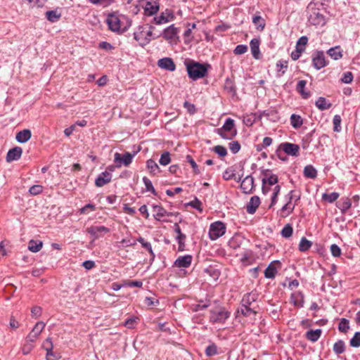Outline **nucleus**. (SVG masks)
Masks as SVG:
<instances>
[{
  "label": "nucleus",
  "instance_id": "f03ea898",
  "mask_svg": "<svg viewBox=\"0 0 360 360\" xmlns=\"http://www.w3.org/2000/svg\"><path fill=\"white\" fill-rule=\"evenodd\" d=\"M308 22L316 27H323L326 24V18L322 5L310 2L307 7Z\"/></svg>",
  "mask_w": 360,
  "mask_h": 360
},
{
  "label": "nucleus",
  "instance_id": "b1692460",
  "mask_svg": "<svg viewBox=\"0 0 360 360\" xmlns=\"http://www.w3.org/2000/svg\"><path fill=\"white\" fill-rule=\"evenodd\" d=\"M42 347L46 351L47 360H56V357L53 353V345L51 338H48L42 344Z\"/></svg>",
  "mask_w": 360,
  "mask_h": 360
},
{
  "label": "nucleus",
  "instance_id": "1a4fd4ad",
  "mask_svg": "<svg viewBox=\"0 0 360 360\" xmlns=\"http://www.w3.org/2000/svg\"><path fill=\"white\" fill-rule=\"evenodd\" d=\"M234 127V120L231 118H227L225 121V123L222 126L221 130L224 131L225 132H230V136L227 135L225 133H219V135L225 139H231L232 137L235 136L237 134L236 129H233Z\"/></svg>",
  "mask_w": 360,
  "mask_h": 360
},
{
  "label": "nucleus",
  "instance_id": "4d7b16f0",
  "mask_svg": "<svg viewBox=\"0 0 360 360\" xmlns=\"http://www.w3.org/2000/svg\"><path fill=\"white\" fill-rule=\"evenodd\" d=\"M333 130L337 132L340 131V130H341V127H340L341 117L340 115H336L334 116L333 120Z\"/></svg>",
  "mask_w": 360,
  "mask_h": 360
},
{
  "label": "nucleus",
  "instance_id": "dca6fc26",
  "mask_svg": "<svg viewBox=\"0 0 360 360\" xmlns=\"http://www.w3.org/2000/svg\"><path fill=\"white\" fill-rule=\"evenodd\" d=\"M134 156V155L128 152L123 154L122 156L120 153H116L115 154V162L120 163L119 167L121 166V164H123L124 166H129L131 163Z\"/></svg>",
  "mask_w": 360,
  "mask_h": 360
},
{
  "label": "nucleus",
  "instance_id": "393cba45",
  "mask_svg": "<svg viewBox=\"0 0 360 360\" xmlns=\"http://www.w3.org/2000/svg\"><path fill=\"white\" fill-rule=\"evenodd\" d=\"M260 204V199L258 196H252L246 206V211L249 214H254Z\"/></svg>",
  "mask_w": 360,
  "mask_h": 360
},
{
  "label": "nucleus",
  "instance_id": "a19ab883",
  "mask_svg": "<svg viewBox=\"0 0 360 360\" xmlns=\"http://www.w3.org/2000/svg\"><path fill=\"white\" fill-rule=\"evenodd\" d=\"M276 68H277L278 75L279 77H281L285 74V72L288 68V62L286 60H279L276 63Z\"/></svg>",
  "mask_w": 360,
  "mask_h": 360
},
{
  "label": "nucleus",
  "instance_id": "f704fd0d",
  "mask_svg": "<svg viewBox=\"0 0 360 360\" xmlns=\"http://www.w3.org/2000/svg\"><path fill=\"white\" fill-rule=\"evenodd\" d=\"M304 176L315 179L317 176V170L311 165H307L304 169Z\"/></svg>",
  "mask_w": 360,
  "mask_h": 360
},
{
  "label": "nucleus",
  "instance_id": "c756f323",
  "mask_svg": "<svg viewBox=\"0 0 360 360\" xmlns=\"http://www.w3.org/2000/svg\"><path fill=\"white\" fill-rule=\"evenodd\" d=\"M291 301L295 306L302 307L304 302V295L300 292H296L292 294Z\"/></svg>",
  "mask_w": 360,
  "mask_h": 360
},
{
  "label": "nucleus",
  "instance_id": "8fccbe9b",
  "mask_svg": "<svg viewBox=\"0 0 360 360\" xmlns=\"http://www.w3.org/2000/svg\"><path fill=\"white\" fill-rule=\"evenodd\" d=\"M308 38L306 36L301 37L296 44V49L302 50V51L305 49V46L307 44Z\"/></svg>",
  "mask_w": 360,
  "mask_h": 360
},
{
  "label": "nucleus",
  "instance_id": "412c9836",
  "mask_svg": "<svg viewBox=\"0 0 360 360\" xmlns=\"http://www.w3.org/2000/svg\"><path fill=\"white\" fill-rule=\"evenodd\" d=\"M174 18L173 13L168 10L165 12H162L159 16L153 18V22L157 25H161L163 23L168 22Z\"/></svg>",
  "mask_w": 360,
  "mask_h": 360
},
{
  "label": "nucleus",
  "instance_id": "4c0bfd02",
  "mask_svg": "<svg viewBox=\"0 0 360 360\" xmlns=\"http://www.w3.org/2000/svg\"><path fill=\"white\" fill-rule=\"evenodd\" d=\"M252 22L257 27V30H263L265 27L266 23L264 18L260 15H255L252 18Z\"/></svg>",
  "mask_w": 360,
  "mask_h": 360
},
{
  "label": "nucleus",
  "instance_id": "bb28decb",
  "mask_svg": "<svg viewBox=\"0 0 360 360\" xmlns=\"http://www.w3.org/2000/svg\"><path fill=\"white\" fill-rule=\"evenodd\" d=\"M32 134L30 129H23L16 134L15 139L19 143H23L29 141Z\"/></svg>",
  "mask_w": 360,
  "mask_h": 360
},
{
  "label": "nucleus",
  "instance_id": "58836bf2",
  "mask_svg": "<svg viewBox=\"0 0 360 360\" xmlns=\"http://www.w3.org/2000/svg\"><path fill=\"white\" fill-rule=\"evenodd\" d=\"M43 243L41 241L31 240L29 242L28 249L32 252H37L41 249Z\"/></svg>",
  "mask_w": 360,
  "mask_h": 360
},
{
  "label": "nucleus",
  "instance_id": "0eeeda50",
  "mask_svg": "<svg viewBox=\"0 0 360 360\" xmlns=\"http://www.w3.org/2000/svg\"><path fill=\"white\" fill-rule=\"evenodd\" d=\"M225 232V224L219 221H215L210 225L209 236L211 240H214L222 236Z\"/></svg>",
  "mask_w": 360,
  "mask_h": 360
},
{
  "label": "nucleus",
  "instance_id": "423d86ee",
  "mask_svg": "<svg viewBox=\"0 0 360 360\" xmlns=\"http://www.w3.org/2000/svg\"><path fill=\"white\" fill-rule=\"evenodd\" d=\"M229 316V311L224 307H219L210 311V320L212 323H224Z\"/></svg>",
  "mask_w": 360,
  "mask_h": 360
},
{
  "label": "nucleus",
  "instance_id": "c85d7f7f",
  "mask_svg": "<svg viewBox=\"0 0 360 360\" xmlns=\"http://www.w3.org/2000/svg\"><path fill=\"white\" fill-rule=\"evenodd\" d=\"M322 330L321 329L310 330L306 333V338L313 342H316L321 337Z\"/></svg>",
  "mask_w": 360,
  "mask_h": 360
},
{
  "label": "nucleus",
  "instance_id": "5701e85b",
  "mask_svg": "<svg viewBox=\"0 0 360 360\" xmlns=\"http://www.w3.org/2000/svg\"><path fill=\"white\" fill-rule=\"evenodd\" d=\"M192 259V256L190 255L180 256L174 262V265L179 268H187L191 266Z\"/></svg>",
  "mask_w": 360,
  "mask_h": 360
},
{
  "label": "nucleus",
  "instance_id": "680f3d73",
  "mask_svg": "<svg viewBox=\"0 0 360 360\" xmlns=\"http://www.w3.org/2000/svg\"><path fill=\"white\" fill-rule=\"evenodd\" d=\"M89 1L94 5H99L102 6L103 7H107L113 2V0H89Z\"/></svg>",
  "mask_w": 360,
  "mask_h": 360
},
{
  "label": "nucleus",
  "instance_id": "f8f14e48",
  "mask_svg": "<svg viewBox=\"0 0 360 360\" xmlns=\"http://www.w3.org/2000/svg\"><path fill=\"white\" fill-rule=\"evenodd\" d=\"M45 327V323L42 321L37 322L32 331L28 334L26 337L27 341H30L31 342H34L39 335L42 332Z\"/></svg>",
  "mask_w": 360,
  "mask_h": 360
},
{
  "label": "nucleus",
  "instance_id": "79ce46f5",
  "mask_svg": "<svg viewBox=\"0 0 360 360\" xmlns=\"http://www.w3.org/2000/svg\"><path fill=\"white\" fill-rule=\"evenodd\" d=\"M345 345L344 341L340 340L338 342H336L333 345V352L336 354H342L345 352Z\"/></svg>",
  "mask_w": 360,
  "mask_h": 360
},
{
  "label": "nucleus",
  "instance_id": "2eb2a0df",
  "mask_svg": "<svg viewBox=\"0 0 360 360\" xmlns=\"http://www.w3.org/2000/svg\"><path fill=\"white\" fill-rule=\"evenodd\" d=\"M178 33L179 30L175 27L174 25H172L164 30L162 36L165 39L169 41H174L178 39Z\"/></svg>",
  "mask_w": 360,
  "mask_h": 360
},
{
  "label": "nucleus",
  "instance_id": "e2e57ef3",
  "mask_svg": "<svg viewBox=\"0 0 360 360\" xmlns=\"http://www.w3.org/2000/svg\"><path fill=\"white\" fill-rule=\"evenodd\" d=\"M123 285L127 287L141 288L143 282L141 281H124Z\"/></svg>",
  "mask_w": 360,
  "mask_h": 360
},
{
  "label": "nucleus",
  "instance_id": "09e8293b",
  "mask_svg": "<svg viewBox=\"0 0 360 360\" xmlns=\"http://www.w3.org/2000/svg\"><path fill=\"white\" fill-rule=\"evenodd\" d=\"M293 232V229L292 226L289 224H286L281 231V236L283 238H290Z\"/></svg>",
  "mask_w": 360,
  "mask_h": 360
},
{
  "label": "nucleus",
  "instance_id": "7c9ffc66",
  "mask_svg": "<svg viewBox=\"0 0 360 360\" xmlns=\"http://www.w3.org/2000/svg\"><path fill=\"white\" fill-rule=\"evenodd\" d=\"M305 80H300L296 86V90L302 95L303 98H308L310 96V93L305 91V86H306Z\"/></svg>",
  "mask_w": 360,
  "mask_h": 360
},
{
  "label": "nucleus",
  "instance_id": "a18cd8bd",
  "mask_svg": "<svg viewBox=\"0 0 360 360\" xmlns=\"http://www.w3.org/2000/svg\"><path fill=\"white\" fill-rule=\"evenodd\" d=\"M235 172V169H233L232 167L227 168L223 173V179L226 181H229L232 179H236Z\"/></svg>",
  "mask_w": 360,
  "mask_h": 360
},
{
  "label": "nucleus",
  "instance_id": "473e14b6",
  "mask_svg": "<svg viewBox=\"0 0 360 360\" xmlns=\"http://www.w3.org/2000/svg\"><path fill=\"white\" fill-rule=\"evenodd\" d=\"M146 166L150 173H151L153 175H155L160 172V167L155 162V160L152 159H149L147 160Z\"/></svg>",
  "mask_w": 360,
  "mask_h": 360
},
{
  "label": "nucleus",
  "instance_id": "6ab92c4d",
  "mask_svg": "<svg viewBox=\"0 0 360 360\" xmlns=\"http://www.w3.org/2000/svg\"><path fill=\"white\" fill-rule=\"evenodd\" d=\"M158 65L162 69L171 72L174 71L176 69V65L173 60L167 57L160 59L158 61Z\"/></svg>",
  "mask_w": 360,
  "mask_h": 360
},
{
  "label": "nucleus",
  "instance_id": "a878e982",
  "mask_svg": "<svg viewBox=\"0 0 360 360\" xmlns=\"http://www.w3.org/2000/svg\"><path fill=\"white\" fill-rule=\"evenodd\" d=\"M158 11L159 4L156 1H148L144 7V13L148 16L155 15Z\"/></svg>",
  "mask_w": 360,
  "mask_h": 360
},
{
  "label": "nucleus",
  "instance_id": "5fc2aeb1",
  "mask_svg": "<svg viewBox=\"0 0 360 360\" xmlns=\"http://www.w3.org/2000/svg\"><path fill=\"white\" fill-rule=\"evenodd\" d=\"M224 89L226 90L229 93H234L236 91V88H235L233 80H231L229 78H227L225 80Z\"/></svg>",
  "mask_w": 360,
  "mask_h": 360
},
{
  "label": "nucleus",
  "instance_id": "c03bdc74",
  "mask_svg": "<svg viewBox=\"0 0 360 360\" xmlns=\"http://www.w3.org/2000/svg\"><path fill=\"white\" fill-rule=\"evenodd\" d=\"M46 16L49 21L54 22L60 19V14L56 11H49L46 13Z\"/></svg>",
  "mask_w": 360,
  "mask_h": 360
},
{
  "label": "nucleus",
  "instance_id": "6e6d98bb",
  "mask_svg": "<svg viewBox=\"0 0 360 360\" xmlns=\"http://www.w3.org/2000/svg\"><path fill=\"white\" fill-rule=\"evenodd\" d=\"M350 346L353 347H360V332L355 333L354 335L350 340Z\"/></svg>",
  "mask_w": 360,
  "mask_h": 360
},
{
  "label": "nucleus",
  "instance_id": "9b49d317",
  "mask_svg": "<svg viewBox=\"0 0 360 360\" xmlns=\"http://www.w3.org/2000/svg\"><path fill=\"white\" fill-rule=\"evenodd\" d=\"M153 212V217L157 221H162L165 222H168L167 219H162L164 217H170L174 215L172 212H167L163 207L161 205H153L152 206Z\"/></svg>",
  "mask_w": 360,
  "mask_h": 360
},
{
  "label": "nucleus",
  "instance_id": "2f4dec72",
  "mask_svg": "<svg viewBox=\"0 0 360 360\" xmlns=\"http://www.w3.org/2000/svg\"><path fill=\"white\" fill-rule=\"evenodd\" d=\"M250 49L252 56L255 58H259V41L257 39H253L250 41Z\"/></svg>",
  "mask_w": 360,
  "mask_h": 360
},
{
  "label": "nucleus",
  "instance_id": "3c124183",
  "mask_svg": "<svg viewBox=\"0 0 360 360\" xmlns=\"http://www.w3.org/2000/svg\"><path fill=\"white\" fill-rule=\"evenodd\" d=\"M34 348L33 342L30 341H27V338H25V342L22 347V352L24 355H27L30 353V352Z\"/></svg>",
  "mask_w": 360,
  "mask_h": 360
},
{
  "label": "nucleus",
  "instance_id": "cd10ccee",
  "mask_svg": "<svg viewBox=\"0 0 360 360\" xmlns=\"http://www.w3.org/2000/svg\"><path fill=\"white\" fill-rule=\"evenodd\" d=\"M315 105L320 110H326L331 108L332 104L324 97H319L315 103Z\"/></svg>",
  "mask_w": 360,
  "mask_h": 360
},
{
  "label": "nucleus",
  "instance_id": "de8ad7c7",
  "mask_svg": "<svg viewBox=\"0 0 360 360\" xmlns=\"http://www.w3.org/2000/svg\"><path fill=\"white\" fill-rule=\"evenodd\" d=\"M349 328V322L346 319H342L338 325V329L340 332L347 333Z\"/></svg>",
  "mask_w": 360,
  "mask_h": 360
},
{
  "label": "nucleus",
  "instance_id": "e433bc0d",
  "mask_svg": "<svg viewBox=\"0 0 360 360\" xmlns=\"http://www.w3.org/2000/svg\"><path fill=\"white\" fill-rule=\"evenodd\" d=\"M339 196H340V195L337 192H333L331 193H323L321 198H322V200H323L325 202H327L329 203H333L339 198Z\"/></svg>",
  "mask_w": 360,
  "mask_h": 360
},
{
  "label": "nucleus",
  "instance_id": "774afa93",
  "mask_svg": "<svg viewBox=\"0 0 360 360\" xmlns=\"http://www.w3.org/2000/svg\"><path fill=\"white\" fill-rule=\"evenodd\" d=\"M43 191V187L41 185H34L30 188L29 192L32 195H36Z\"/></svg>",
  "mask_w": 360,
  "mask_h": 360
},
{
  "label": "nucleus",
  "instance_id": "ea45409f",
  "mask_svg": "<svg viewBox=\"0 0 360 360\" xmlns=\"http://www.w3.org/2000/svg\"><path fill=\"white\" fill-rule=\"evenodd\" d=\"M312 245V243L305 237H302L299 244V250L301 252L307 251Z\"/></svg>",
  "mask_w": 360,
  "mask_h": 360
},
{
  "label": "nucleus",
  "instance_id": "4468645a",
  "mask_svg": "<svg viewBox=\"0 0 360 360\" xmlns=\"http://www.w3.org/2000/svg\"><path fill=\"white\" fill-rule=\"evenodd\" d=\"M280 148L282 149L287 155L292 156H298L300 147L298 145L291 143H283L280 145Z\"/></svg>",
  "mask_w": 360,
  "mask_h": 360
},
{
  "label": "nucleus",
  "instance_id": "7ed1b4c3",
  "mask_svg": "<svg viewBox=\"0 0 360 360\" xmlns=\"http://www.w3.org/2000/svg\"><path fill=\"white\" fill-rule=\"evenodd\" d=\"M107 23L112 32L122 33L131 25V20L126 15L112 13L108 15Z\"/></svg>",
  "mask_w": 360,
  "mask_h": 360
},
{
  "label": "nucleus",
  "instance_id": "aec40b11",
  "mask_svg": "<svg viewBox=\"0 0 360 360\" xmlns=\"http://www.w3.org/2000/svg\"><path fill=\"white\" fill-rule=\"evenodd\" d=\"M22 153V150L20 147L16 146L12 149H10L6 155V161L11 162L15 160H18L20 158Z\"/></svg>",
  "mask_w": 360,
  "mask_h": 360
},
{
  "label": "nucleus",
  "instance_id": "72a5a7b5",
  "mask_svg": "<svg viewBox=\"0 0 360 360\" xmlns=\"http://www.w3.org/2000/svg\"><path fill=\"white\" fill-rule=\"evenodd\" d=\"M327 53L334 60H338L342 57V51L339 46L330 48Z\"/></svg>",
  "mask_w": 360,
  "mask_h": 360
},
{
  "label": "nucleus",
  "instance_id": "0e129e2a",
  "mask_svg": "<svg viewBox=\"0 0 360 360\" xmlns=\"http://www.w3.org/2000/svg\"><path fill=\"white\" fill-rule=\"evenodd\" d=\"M281 191V186L279 185H277L274 188V192L271 196V206L275 205L277 202V198Z\"/></svg>",
  "mask_w": 360,
  "mask_h": 360
},
{
  "label": "nucleus",
  "instance_id": "49530a36",
  "mask_svg": "<svg viewBox=\"0 0 360 360\" xmlns=\"http://www.w3.org/2000/svg\"><path fill=\"white\" fill-rule=\"evenodd\" d=\"M277 273V270L276 267L270 264L264 271V276L267 278H274L276 276V274Z\"/></svg>",
  "mask_w": 360,
  "mask_h": 360
},
{
  "label": "nucleus",
  "instance_id": "f3484780",
  "mask_svg": "<svg viewBox=\"0 0 360 360\" xmlns=\"http://www.w3.org/2000/svg\"><path fill=\"white\" fill-rule=\"evenodd\" d=\"M111 179L112 174L110 172L105 171L99 174L98 176L96 179L95 185L97 187H102L110 182Z\"/></svg>",
  "mask_w": 360,
  "mask_h": 360
},
{
  "label": "nucleus",
  "instance_id": "ddd939ff",
  "mask_svg": "<svg viewBox=\"0 0 360 360\" xmlns=\"http://www.w3.org/2000/svg\"><path fill=\"white\" fill-rule=\"evenodd\" d=\"M312 63L314 68L320 70L326 65L325 56L323 51H316L313 54Z\"/></svg>",
  "mask_w": 360,
  "mask_h": 360
},
{
  "label": "nucleus",
  "instance_id": "bf43d9fd",
  "mask_svg": "<svg viewBox=\"0 0 360 360\" xmlns=\"http://www.w3.org/2000/svg\"><path fill=\"white\" fill-rule=\"evenodd\" d=\"M143 184H144V185L146 186V189L147 191H150V192H151L153 194L155 193V188H154V187L153 186V184H152L151 181L148 178L144 176L143 178Z\"/></svg>",
  "mask_w": 360,
  "mask_h": 360
},
{
  "label": "nucleus",
  "instance_id": "6e6552de",
  "mask_svg": "<svg viewBox=\"0 0 360 360\" xmlns=\"http://www.w3.org/2000/svg\"><path fill=\"white\" fill-rule=\"evenodd\" d=\"M264 177L262 179V191L264 194H266L269 192V189H266V184L269 186H273L278 183V179L276 174H271V172L269 169H266L263 172Z\"/></svg>",
  "mask_w": 360,
  "mask_h": 360
},
{
  "label": "nucleus",
  "instance_id": "13d9d810",
  "mask_svg": "<svg viewBox=\"0 0 360 360\" xmlns=\"http://www.w3.org/2000/svg\"><path fill=\"white\" fill-rule=\"evenodd\" d=\"M213 151L218 154L220 157L224 158L227 155L226 148L222 146H216L213 148Z\"/></svg>",
  "mask_w": 360,
  "mask_h": 360
},
{
  "label": "nucleus",
  "instance_id": "39448f33",
  "mask_svg": "<svg viewBox=\"0 0 360 360\" xmlns=\"http://www.w3.org/2000/svg\"><path fill=\"white\" fill-rule=\"evenodd\" d=\"M154 29L153 26H150L148 29L146 27L140 26L138 30L134 33V38L141 46H144L153 39L159 37V35L155 36L153 34V31Z\"/></svg>",
  "mask_w": 360,
  "mask_h": 360
},
{
  "label": "nucleus",
  "instance_id": "f257e3e1",
  "mask_svg": "<svg viewBox=\"0 0 360 360\" xmlns=\"http://www.w3.org/2000/svg\"><path fill=\"white\" fill-rule=\"evenodd\" d=\"M258 299V294L256 292H251L243 295L238 313L244 316L250 317L255 316L259 310V306L256 304Z\"/></svg>",
  "mask_w": 360,
  "mask_h": 360
},
{
  "label": "nucleus",
  "instance_id": "4be33fe9",
  "mask_svg": "<svg viewBox=\"0 0 360 360\" xmlns=\"http://www.w3.org/2000/svg\"><path fill=\"white\" fill-rule=\"evenodd\" d=\"M254 188V178L252 176H247L240 184V188L245 193H250Z\"/></svg>",
  "mask_w": 360,
  "mask_h": 360
},
{
  "label": "nucleus",
  "instance_id": "20e7f679",
  "mask_svg": "<svg viewBox=\"0 0 360 360\" xmlns=\"http://www.w3.org/2000/svg\"><path fill=\"white\" fill-rule=\"evenodd\" d=\"M186 66L188 77L193 80H197L207 75L209 65L190 60L186 63Z\"/></svg>",
  "mask_w": 360,
  "mask_h": 360
},
{
  "label": "nucleus",
  "instance_id": "338daca9",
  "mask_svg": "<svg viewBox=\"0 0 360 360\" xmlns=\"http://www.w3.org/2000/svg\"><path fill=\"white\" fill-rule=\"evenodd\" d=\"M229 147L230 150L233 153H237L240 149V145L237 141H232L229 143Z\"/></svg>",
  "mask_w": 360,
  "mask_h": 360
},
{
  "label": "nucleus",
  "instance_id": "37998d69",
  "mask_svg": "<svg viewBox=\"0 0 360 360\" xmlns=\"http://www.w3.org/2000/svg\"><path fill=\"white\" fill-rule=\"evenodd\" d=\"M205 272L214 281H217L221 275L220 271L219 269L212 266L206 269Z\"/></svg>",
  "mask_w": 360,
  "mask_h": 360
},
{
  "label": "nucleus",
  "instance_id": "a211bd4d",
  "mask_svg": "<svg viewBox=\"0 0 360 360\" xmlns=\"http://www.w3.org/2000/svg\"><path fill=\"white\" fill-rule=\"evenodd\" d=\"M293 191H291L288 194V201L285 205H284L281 208V214L283 217H287L290 214H291L294 209H295V205H292L291 202L295 198L293 195Z\"/></svg>",
  "mask_w": 360,
  "mask_h": 360
},
{
  "label": "nucleus",
  "instance_id": "69168bd1",
  "mask_svg": "<svg viewBox=\"0 0 360 360\" xmlns=\"http://www.w3.org/2000/svg\"><path fill=\"white\" fill-rule=\"evenodd\" d=\"M176 239L179 243V251L184 250L186 235L182 234V235L176 236Z\"/></svg>",
  "mask_w": 360,
  "mask_h": 360
},
{
  "label": "nucleus",
  "instance_id": "864d4df0",
  "mask_svg": "<svg viewBox=\"0 0 360 360\" xmlns=\"http://www.w3.org/2000/svg\"><path fill=\"white\" fill-rule=\"evenodd\" d=\"M138 242H139L142 247L146 248L148 252L149 253L153 256L154 257V253H153V251L152 250V246H151V244L149 243V242H147L144 240V238H143L142 237H139L138 239H137Z\"/></svg>",
  "mask_w": 360,
  "mask_h": 360
},
{
  "label": "nucleus",
  "instance_id": "c9c22d12",
  "mask_svg": "<svg viewBox=\"0 0 360 360\" xmlns=\"http://www.w3.org/2000/svg\"><path fill=\"white\" fill-rule=\"evenodd\" d=\"M290 124L295 129H298L302 125L303 120L300 115L292 114L290 116Z\"/></svg>",
  "mask_w": 360,
  "mask_h": 360
},
{
  "label": "nucleus",
  "instance_id": "603ef678",
  "mask_svg": "<svg viewBox=\"0 0 360 360\" xmlns=\"http://www.w3.org/2000/svg\"><path fill=\"white\" fill-rule=\"evenodd\" d=\"M171 162L170 154L169 152H164L160 157L159 162L161 165L166 166Z\"/></svg>",
  "mask_w": 360,
  "mask_h": 360
},
{
  "label": "nucleus",
  "instance_id": "9d476101",
  "mask_svg": "<svg viewBox=\"0 0 360 360\" xmlns=\"http://www.w3.org/2000/svg\"><path fill=\"white\" fill-rule=\"evenodd\" d=\"M86 232L90 234L93 240H96L109 233L110 229L104 226H91L87 228Z\"/></svg>",
  "mask_w": 360,
  "mask_h": 360
},
{
  "label": "nucleus",
  "instance_id": "052dcab7",
  "mask_svg": "<svg viewBox=\"0 0 360 360\" xmlns=\"http://www.w3.org/2000/svg\"><path fill=\"white\" fill-rule=\"evenodd\" d=\"M352 206L351 200L349 198L342 200L341 207H340L342 213H345Z\"/></svg>",
  "mask_w": 360,
  "mask_h": 360
}]
</instances>
